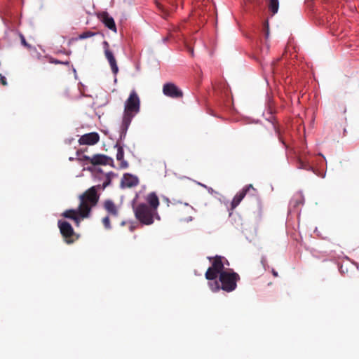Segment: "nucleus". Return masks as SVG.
Returning <instances> with one entry per match:
<instances>
[{
    "instance_id": "nucleus-1",
    "label": "nucleus",
    "mask_w": 359,
    "mask_h": 359,
    "mask_svg": "<svg viewBox=\"0 0 359 359\" xmlns=\"http://www.w3.org/2000/svg\"><path fill=\"white\" fill-rule=\"evenodd\" d=\"M102 176V185L93 186L80 195V203L78 208L67 210L62 213L63 217L73 219L76 226L79 225L81 219L89 217L92 208L96 206L99 201L100 196L97 194V189L100 188L104 189L111 184L112 177L116 175L113 172H108L107 175Z\"/></svg>"
},
{
    "instance_id": "nucleus-2",
    "label": "nucleus",
    "mask_w": 359,
    "mask_h": 359,
    "mask_svg": "<svg viewBox=\"0 0 359 359\" xmlns=\"http://www.w3.org/2000/svg\"><path fill=\"white\" fill-rule=\"evenodd\" d=\"M140 110V100L135 90H133L124 103V111L120 126V139L126 138L127 131L133 118Z\"/></svg>"
},
{
    "instance_id": "nucleus-3",
    "label": "nucleus",
    "mask_w": 359,
    "mask_h": 359,
    "mask_svg": "<svg viewBox=\"0 0 359 359\" xmlns=\"http://www.w3.org/2000/svg\"><path fill=\"white\" fill-rule=\"evenodd\" d=\"M137 198V195H136L135 198L133 201V208L135 217L140 222V223L144 225H151L154 223V219L157 220L161 219L158 211L154 210L146 203H141L135 205V202Z\"/></svg>"
},
{
    "instance_id": "nucleus-4",
    "label": "nucleus",
    "mask_w": 359,
    "mask_h": 359,
    "mask_svg": "<svg viewBox=\"0 0 359 359\" xmlns=\"http://www.w3.org/2000/svg\"><path fill=\"white\" fill-rule=\"evenodd\" d=\"M240 280L239 275L231 271H226L221 273L219 276V280L221 283V289L230 292L233 291L237 287V282Z\"/></svg>"
},
{
    "instance_id": "nucleus-5",
    "label": "nucleus",
    "mask_w": 359,
    "mask_h": 359,
    "mask_svg": "<svg viewBox=\"0 0 359 359\" xmlns=\"http://www.w3.org/2000/svg\"><path fill=\"white\" fill-rule=\"evenodd\" d=\"M222 257L217 256L212 262V266L208 268L205 273V278L208 280H215L221 273L225 272L224 263L222 262Z\"/></svg>"
},
{
    "instance_id": "nucleus-6",
    "label": "nucleus",
    "mask_w": 359,
    "mask_h": 359,
    "mask_svg": "<svg viewBox=\"0 0 359 359\" xmlns=\"http://www.w3.org/2000/svg\"><path fill=\"white\" fill-rule=\"evenodd\" d=\"M249 194L252 196L257 195V190L253 187L252 184H247L239 191L233 198L231 203V209H235L245 198V196Z\"/></svg>"
},
{
    "instance_id": "nucleus-7",
    "label": "nucleus",
    "mask_w": 359,
    "mask_h": 359,
    "mask_svg": "<svg viewBox=\"0 0 359 359\" xmlns=\"http://www.w3.org/2000/svg\"><path fill=\"white\" fill-rule=\"evenodd\" d=\"M102 45H103V48L104 50L105 57L110 65L111 72L114 75H116L118 72V65L116 63V58H115L112 51H111L109 49V43L107 41H104L102 43Z\"/></svg>"
},
{
    "instance_id": "nucleus-8",
    "label": "nucleus",
    "mask_w": 359,
    "mask_h": 359,
    "mask_svg": "<svg viewBox=\"0 0 359 359\" xmlns=\"http://www.w3.org/2000/svg\"><path fill=\"white\" fill-rule=\"evenodd\" d=\"M163 94L172 98H180L183 95L182 91L174 83H166L163 87Z\"/></svg>"
},
{
    "instance_id": "nucleus-9",
    "label": "nucleus",
    "mask_w": 359,
    "mask_h": 359,
    "mask_svg": "<svg viewBox=\"0 0 359 359\" xmlns=\"http://www.w3.org/2000/svg\"><path fill=\"white\" fill-rule=\"evenodd\" d=\"M139 184V179L137 176L130 173H125L121 179V188H132Z\"/></svg>"
},
{
    "instance_id": "nucleus-10",
    "label": "nucleus",
    "mask_w": 359,
    "mask_h": 359,
    "mask_svg": "<svg viewBox=\"0 0 359 359\" xmlns=\"http://www.w3.org/2000/svg\"><path fill=\"white\" fill-rule=\"evenodd\" d=\"M58 227L62 235L66 238V242L70 243L72 241L68 240L73 234L74 229L72 225L66 221H59Z\"/></svg>"
},
{
    "instance_id": "nucleus-11",
    "label": "nucleus",
    "mask_w": 359,
    "mask_h": 359,
    "mask_svg": "<svg viewBox=\"0 0 359 359\" xmlns=\"http://www.w3.org/2000/svg\"><path fill=\"white\" fill-rule=\"evenodd\" d=\"M99 140L100 136L98 133L93 132L82 135L79 138V142L81 145H93L97 143Z\"/></svg>"
},
{
    "instance_id": "nucleus-12",
    "label": "nucleus",
    "mask_w": 359,
    "mask_h": 359,
    "mask_svg": "<svg viewBox=\"0 0 359 359\" xmlns=\"http://www.w3.org/2000/svg\"><path fill=\"white\" fill-rule=\"evenodd\" d=\"M297 166L299 169L315 172L311 161L305 154H302L297 157Z\"/></svg>"
},
{
    "instance_id": "nucleus-13",
    "label": "nucleus",
    "mask_w": 359,
    "mask_h": 359,
    "mask_svg": "<svg viewBox=\"0 0 359 359\" xmlns=\"http://www.w3.org/2000/svg\"><path fill=\"white\" fill-rule=\"evenodd\" d=\"M123 141V140H121L119 136L115 147L117 149L116 159L120 161V168L124 169L128 167V163L124 160V151L123 145H121Z\"/></svg>"
},
{
    "instance_id": "nucleus-14",
    "label": "nucleus",
    "mask_w": 359,
    "mask_h": 359,
    "mask_svg": "<svg viewBox=\"0 0 359 359\" xmlns=\"http://www.w3.org/2000/svg\"><path fill=\"white\" fill-rule=\"evenodd\" d=\"M91 163L93 165H111L113 163V159L104 154L94 155L91 159Z\"/></svg>"
},
{
    "instance_id": "nucleus-15",
    "label": "nucleus",
    "mask_w": 359,
    "mask_h": 359,
    "mask_svg": "<svg viewBox=\"0 0 359 359\" xmlns=\"http://www.w3.org/2000/svg\"><path fill=\"white\" fill-rule=\"evenodd\" d=\"M102 21L104 25L110 30L116 32V27L114 18L107 13L104 12L101 15Z\"/></svg>"
},
{
    "instance_id": "nucleus-16",
    "label": "nucleus",
    "mask_w": 359,
    "mask_h": 359,
    "mask_svg": "<svg viewBox=\"0 0 359 359\" xmlns=\"http://www.w3.org/2000/svg\"><path fill=\"white\" fill-rule=\"evenodd\" d=\"M146 201L149 204V207L151 208L154 210L158 211L159 206V199L154 192L149 193L145 198Z\"/></svg>"
},
{
    "instance_id": "nucleus-17",
    "label": "nucleus",
    "mask_w": 359,
    "mask_h": 359,
    "mask_svg": "<svg viewBox=\"0 0 359 359\" xmlns=\"http://www.w3.org/2000/svg\"><path fill=\"white\" fill-rule=\"evenodd\" d=\"M104 208L108 212L109 215L117 217L118 215V209L115 203L111 200H107L104 203Z\"/></svg>"
},
{
    "instance_id": "nucleus-18",
    "label": "nucleus",
    "mask_w": 359,
    "mask_h": 359,
    "mask_svg": "<svg viewBox=\"0 0 359 359\" xmlns=\"http://www.w3.org/2000/svg\"><path fill=\"white\" fill-rule=\"evenodd\" d=\"M93 175L95 181L102 182L103 180L102 175H107V172H104L100 168H95Z\"/></svg>"
},
{
    "instance_id": "nucleus-19",
    "label": "nucleus",
    "mask_w": 359,
    "mask_h": 359,
    "mask_svg": "<svg viewBox=\"0 0 359 359\" xmlns=\"http://www.w3.org/2000/svg\"><path fill=\"white\" fill-rule=\"evenodd\" d=\"M279 8V1L278 0H269V9L273 14H276Z\"/></svg>"
},
{
    "instance_id": "nucleus-20",
    "label": "nucleus",
    "mask_w": 359,
    "mask_h": 359,
    "mask_svg": "<svg viewBox=\"0 0 359 359\" xmlns=\"http://www.w3.org/2000/svg\"><path fill=\"white\" fill-rule=\"evenodd\" d=\"M96 34H97L96 32H93L91 31H86V32H84L81 33V34H79L76 39H79V40L86 39H88L90 37H92L93 36H95Z\"/></svg>"
},
{
    "instance_id": "nucleus-21",
    "label": "nucleus",
    "mask_w": 359,
    "mask_h": 359,
    "mask_svg": "<svg viewBox=\"0 0 359 359\" xmlns=\"http://www.w3.org/2000/svg\"><path fill=\"white\" fill-rule=\"evenodd\" d=\"M157 6L159 8V10H161L162 12H163L165 15H168L169 14L170 11H172L175 9V6L173 4L171 5V7L169 9L165 8L163 6H162L161 4H158V3L157 4Z\"/></svg>"
},
{
    "instance_id": "nucleus-22",
    "label": "nucleus",
    "mask_w": 359,
    "mask_h": 359,
    "mask_svg": "<svg viewBox=\"0 0 359 359\" xmlns=\"http://www.w3.org/2000/svg\"><path fill=\"white\" fill-rule=\"evenodd\" d=\"M212 280V282L209 283V286L212 292H217L221 288V286L219 285L218 281L216 280V279Z\"/></svg>"
},
{
    "instance_id": "nucleus-23",
    "label": "nucleus",
    "mask_w": 359,
    "mask_h": 359,
    "mask_svg": "<svg viewBox=\"0 0 359 359\" xmlns=\"http://www.w3.org/2000/svg\"><path fill=\"white\" fill-rule=\"evenodd\" d=\"M102 223L106 229H109L111 228L110 221H109V216H107L103 218Z\"/></svg>"
},
{
    "instance_id": "nucleus-24",
    "label": "nucleus",
    "mask_w": 359,
    "mask_h": 359,
    "mask_svg": "<svg viewBox=\"0 0 359 359\" xmlns=\"http://www.w3.org/2000/svg\"><path fill=\"white\" fill-rule=\"evenodd\" d=\"M20 40L22 45L26 47L27 49H31L32 48L30 44L27 43L25 38L22 34H20Z\"/></svg>"
},
{
    "instance_id": "nucleus-25",
    "label": "nucleus",
    "mask_w": 359,
    "mask_h": 359,
    "mask_svg": "<svg viewBox=\"0 0 359 359\" xmlns=\"http://www.w3.org/2000/svg\"><path fill=\"white\" fill-rule=\"evenodd\" d=\"M50 62L53 63V64H62V65H67L69 64V61H65V62H62V61H60V60H56V59H52L50 60Z\"/></svg>"
},
{
    "instance_id": "nucleus-26",
    "label": "nucleus",
    "mask_w": 359,
    "mask_h": 359,
    "mask_svg": "<svg viewBox=\"0 0 359 359\" xmlns=\"http://www.w3.org/2000/svg\"><path fill=\"white\" fill-rule=\"evenodd\" d=\"M0 83L3 86H6L7 85V81H6V77L2 76L1 74H0Z\"/></svg>"
},
{
    "instance_id": "nucleus-27",
    "label": "nucleus",
    "mask_w": 359,
    "mask_h": 359,
    "mask_svg": "<svg viewBox=\"0 0 359 359\" xmlns=\"http://www.w3.org/2000/svg\"><path fill=\"white\" fill-rule=\"evenodd\" d=\"M261 262H262V265L264 266V267H265V265L266 264V257H263L262 258Z\"/></svg>"
},
{
    "instance_id": "nucleus-28",
    "label": "nucleus",
    "mask_w": 359,
    "mask_h": 359,
    "mask_svg": "<svg viewBox=\"0 0 359 359\" xmlns=\"http://www.w3.org/2000/svg\"><path fill=\"white\" fill-rule=\"evenodd\" d=\"M271 271H272V273H273L274 277H278V272L275 269H272Z\"/></svg>"
},
{
    "instance_id": "nucleus-29",
    "label": "nucleus",
    "mask_w": 359,
    "mask_h": 359,
    "mask_svg": "<svg viewBox=\"0 0 359 359\" xmlns=\"http://www.w3.org/2000/svg\"><path fill=\"white\" fill-rule=\"evenodd\" d=\"M279 140H280V141L282 142V144H283L284 146H285V147H286L285 143L284 142V141L282 140V138H281L280 137H279Z\"/></svg>"
},
{
    "instance_id": "nucleus-30",
    "label": "nucleus",
    "mask_w": 359,
    "mask_h": 359,
    "mask_svg": "<svg viewBox=\"0 0 359 359\" xmlns=\"http://www.w3.org/2000/svg\"><path fill=\"white\" fill-rule=\"evenodd\" d=\"M69 161H74V157H69Z\"/></svg>"
},
{
    "instance_id": "nucleus-31",
    "label": "nucleus",
    "mask_w": 359,
    "mask_h": 359,
    "mask_svg": "<svg viewBox=\"0 0 359 359\" xmlns=\"http://www.w3.org/2000/svg\"><path fill=\"white\" fill-rule=\"evenodd\" d=\"M268 36H269V32H267L266 33V38H268Z\"/></svg>"
}]
</instances>
